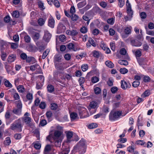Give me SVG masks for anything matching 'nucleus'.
Masks as SVG:
<instances>
[{
    "label": "nucleus",
    "mask_w": 154,
    "mask_h": 154,
    "mask_svg": "<svg viewBox=\"0 0 154 154\" xmlns=\"http://www.w3.org/2000/svg\"><path fill=\"white\" fill-rule=\"evenodd\" d=\"M80 31L82 33H85L88 31L87 28L85 26H83L80 29Z\"/></svg>",
    "instance_id": "50"
},
{
    "label": "nucleus",
    "mask_w": 154,
    "mask_h": 154,
    "mask_svg": "<svg viewBox=\"0 0 154 154\" xmlns=\"http://www.w3.org/2000/svg\"><path fill=\"white\" fill-rule=\"evenodd\" d=\"M20 57L22 59L26 60L28 57L26 54L24 53H21L20 55Z\"/></svg>",
    "instance_id": "59"
},
{
    "label": "nucleus",
    "mask_w": 154,
    "mask_h": 154,
    "mask_svg": "<svg viewBox=\"0 0 154 154\" xmlns=\"http://www.w3.org/2000/svg\"><path fill=\"white\" fill-rule=\"evenodd\" d=\"M119 71L120 73L122 74H125L127 73L128 72V70L125 68L120 69Z\"/></svg>",
    "instance_id": "51"
},
{
    "label": "nucleus",
    "mask_w": 154,
    "mask_h": 154,
    "mask_svg": "<svg viewBox=\"0 0 154 154\" xmlns=\"http://www.w3.org/2000/svg\"><path fill=\"white\" fill-rule=\"evenodd\" d=\"M81 68L83 72H85L88 69V65L87 64H83Z\"/></svg>",
    "instance_id": "55"
},
{
    "label": "nucleus",
    "mask_w": 154,
    "mask_h": 154,
    "mask_svg": "<svg viewBox=\"0 0 154 154\" xmlns=\"http://www.w3.org/2000/svg\"><path fill=\"white\" fill-rule=\"evenodd\" d=\"M86 4V3L85 1L81 2L77 4V6L78 8H82L85 6Z\"/></svg>",
    "instance_id": "35"
},
{
    "label": "nucleus",
    "mask_w": 154,
    "mask_h": 154,
    "mask_svg": "<svg viewBox=\"0 0 154 154\" xmlns=\"http://www.w3.org/2000/svg\"><path fill=\"white\" fill-rule=\"evenodd\" d=\"M126 42L128 43L130 42L132 46L136 47H140L142 45V43L137 40L133 39L131 37H129L126 41Z\"/></svg>",
    "instance_id": "4"
},
{
    "label": "nucleus",
    "mask_w": 154,
    "mask_h": 154,
    "mask_svg": "<svg viewBox=\"0 0 154 154\" xmlns=\"http://www.w3.org/2000/svg\"><path fill=\"white\" fill-rule=\"evenodd\" d=\"M11 115L9 110H7L5 113V117L6 119H9L11 117Z\"/></svg>",
    "instance_id": "54"
},
{
    "label": "nucleus",
    "mask_w": 154,
    "mask_h": 154,
    "mask_svg": "<svg viewBox=\"0 0 154 154\" xmlns=\"http://www.w3.org/2000/svg\"><path fill=\"white\" fill-rule=\"evenodd\" d=\"M4 85L6 87L11 88L12 87L11 84L8 80H6L4 82Z\"/></svg>",
    "instance_id": "43"
},
{
    "label": "nucleus",
    "mask_w": 154,
    "mask_h": 154,
    "mask_svg": "<svg viewBox=\"0 0 154 154\" xmlns=\"http://www.w3.org/2000/svg\"><path fill=\"white\" fill-rule=\"evenodd\" d=\"M85 79L84 77H81L79 78V81L81 86H83V84L85 82Z\"/></svg>",
    "instance_id": "46"
},
{
    "label": "nucleus",
    "mask_w": 154,
    "mask_h": 154,
    "mask_svg": "<svg viewBox=\"0 0 154 154\" xmlns=\"http://www.w3.org/2000/svg\"><path fill=\"white\" fill-rule=\"evenodd\" d=\"M118 63L121 65L127 66L128 64V62L126 60H119Z\"/></svg>",
    "instance_id": "33"
},
{
    "label": "nucleus",
    "mask_w": 154,
    "mask_h": 154,
    "mask_svg": "<svg viewBox=\"0 0 154 154\" xmlns=\"http://www.w3.org/2000/svg\"><path fill=\"white\" fill-rule=\"evenodd\" d=\"M59 39L61 41L64 42L66 40V37L64 35H61L59 36Z\"/></svg>",
    "instance_id": "53"
},
{
    "label": "nucleus",
    "mask_w": 154,
    "mask_h": 154,
    "mask_svg": "<svg viewBox=\"0 0 154 154\" xmlns=\"http://www.w3.org/2000/svg\"><path fill=\"white\" fill-rule=\"evenodd\" d=\"M47 89L48 92L52 93L54 91V88L53 85H49L47 86Z\"/></svg>",
    "instance_id": "32"
},
{
    "label": "nucleus",
    "mask_w": 154,
    "mask_h": 154,
    "mask_svg": "<svg viewBox=\"0 0 154 154\" xmlns=\"http://www.w3.org/2000/svg\"><path fill=\"white\" fill-rule=\"evenodd\" d=\"M24 121L27 124H29L31 121V119L29 116L25 117L24 118Z\"/></svg>",
    "instance_id": "40"
},
{
    "label": "nucleus",
    "mask_w": 154,
    "mask_h": 154,
    "mask_svg": "<svg viewBox=\"0 0 154 154\" xmlns=\"http://www.w3.org/2000/svg\"><path fill=\"white\" fill-rule=\"evenodd\" d=\"M106 65L109 68H112L114 67L113 63L110 61L107 60L105 62Z\"/></svg>",
    "instance_id": "24"
},
{
    "label": "nucleus",
    "mask_w": 154,
    "mask_h": 154,
    "mask_svg": "<svg viewBox=\"0 0 154 154\" xmlns=\"http://www.w3.org/2000/svg\"><path fill=\"white\" fill-rule=\"evenodd\" d=\"M16 107L14 108L12 112L16 115H18L19 113V101H16L14 102Z\"/></svg>",
    "instance_id": "10"
},
{
    "label": "nucleus",
    "mask_w": 154,
    "mask_h": 154,
    "mask_svg": "<svg viewBox=\"0 0 154 154\" xmlns=\"http://www.w3.org/2000/svg\"><path fill=\"white\" fill-rule=\"evenodd\" d=\"M9 63L8 62H6L4 63L5 64V68L6 69L7 72L10 70V66L9 65V63Z\"/></svg>",
    "instance_id": "60"
},
{
    "label": "nucleus",
    "mask_w": 154,
    "mask_h": 154,
    "mask_svg": "<svg viewBox=\"0 0 154 154\" xmlns=\"http://www.w3.org/2000/svg\"><path fill=\"white\" fill-rule=\"evenodd\" d=\"M151 78L150 77L147 75H145L143 77V80L144 82H148L150 81Z\"/></svg>",
    "instance_id": "44"
},
{
    "label": "nucleus",
    "mask_w": 154,
    "mask_h": 154,
    "mask_svg": "<svg viewBox=\"0 0 154 154\" xmlns=\"http://www.w3.org/2000/svg\"><path fill=\"white\" fill-rule=\"evenodd\" d=\"M67 48L69 50H72L75 51L77 50V49L75 48L74 45L72 43H69L67 45Z\"/></svg>",
    "instance_id": "14"
},
{
    "label": "nucleus",
    "mask_w": 154,
    "mask_h": 154,
    "mask_svg": "<svg viewBox=\"0 0 154 154\" xmlns=\"http://www.w3.org/2000/svg\"><path fill=\"white\" fill-rule=\"evenodd\" d=\"M140 83V82L139 81H135L132 83V86L134 88H137L139 85Z\"/></svg>",
    "instance_id": "38"
},
{
    "label": "nucleus",
    "mask_w": 154,
    "mask_h": 154,
    "mask_svg": "<svg viewBox=\"0 0 154 154\" xmlns=\"http://www.w3.org/2000/svg\"><path fill=\"white\" fill-rule=\"evenodd\" d=\"M20 93L22 94H26L27 93V90L23 85H20Z\"/></svg>",
    "instance_id": "27"
},
{
    "label": "nucleus",
    "mask_w": 154,
    "mask_h": 154,
    "mask_svg": "<svg viewBox=\"0 0 154 154\" xmlns=\"http://www.w3.org/2000/svg\"><path fill=\"white\" fill-rule=\"evenodd\" d=\"M118 90V88L116 86L112 87L111 89V91L113 94L116 93Z\"/></svg>",
    "instance_id": "57"
},
{
    "label": "nucleus",
    "mask_w": 154,
    "mask_h": 154,
    "mask_svg": "<svg viewBox=\"0 0 154 154\" xmlns=\"http://www.w3.org/2000/svg\"><path fill=\"white\" fill-rule=\"evenodd\" d=\"M121 115V111H111L109 116V119L111 121H115L119 118Z\"/></svg>",
    "instance_id": "3"
},
{
    "label": "nucleus",
    "mask_w": 154,
    "mask_h": 154,
    "mask_svg": "<svg viewBox=\"0 0 154 154\" xmlns=\"http://www.w3.org/2000/svg\"><path fill=\"white\" fill-rule=\"evenodd\" d=\"M121 88L124 90H125L127 88H130L131 86L130 82H126L123 80L121 81Z\"/></svg>",
    "instance_id": "8"
},
{
    "label": "nucleus",
    "mask_w": 154,
    "mask_h": 154,
    "mask_svg": "<svg viewBox=\"0 0 154 154\" xmlns=\"http://www.w3.org/2000/svg\"><path fill=\"white\" fill-rule=\"evenodd\" d=\"M71 17L72 20L75 22L79 20L80 19L79 16L76 14H72Z\"/></svg>",
    "instance_id": "23"
},
{
    "label": "nucleus",
    "mask_w": 154,
    "mask_h": 154,
    "mask_svg": "<svg viewBox=\"0 0 154 154\" xmlns=\"http://www.w3.org/2000/svg\"><path fill=\"white\" fill-rule=\"evenodd\" d=\"M73 132L72 131H68L66 133V137L68 140L70 139L72 137Z\"/></svg>",
    "instance_id": "45"
},
{
    "label": "nucleus",
    "mask_w": 154,
    "mask_h": 154,
    "mask_svg": "<svg viewBox=\"0 0 154 154\" xmlns=\"http://www.w3.org/2000/svg\"><path fill=\"white\" fill-rule=\"evenodd\" d=\"M115 22V19L113 18H111L108 19L107 20V22L108 23L112 25Z\"/></svg>",
    "instance_id": "49"
},
{
    "label": "nucleus",
    "mask_w": 154,
    "mask_h": 154,
    "mask_svg": "<svg viewBox=\"0 0 154 154\" xmlns=\"http://www.w3.org/2000/svg\"><path fill=\"white\" fill-rule=\"evenodd\" d=\"M70 151L69 149V147L63 148L62 152H60L59 154H68Z\"/></svg>",
    "instance_id": "18"
},
{
    "label": "nucleus",
    "mask_w": 154,
    "mask_h": 154,
    "mask_svg": "<svg viewBox=\"0 0 154 154\" xmlns=\"http://www.w3.org/2000/svg\"><path fill=\"white\" fill-rule=\"evenodd\" d=\"M129 6H128V8H127V11L129 16H132L133 14V11L131 9V6L130 4H129Z\"/></svg>",
    "instance_id": "19"
},
{
    "label": "nucleus",
    "mask_w": 154,
    "mask_h": 154,
    "mask_svg": "<svg viewBox=\"0 0 154 154\" xmlns=\"http://www.w3.org/2000/svg\"><path fill=\"white\" fill-rule=\"evenodd\" d=\"M71 77L72 76L71 75L68 74L66 73L64 75L63 77L61 76L60 78L62 79H66L68 80H69L71 79Z\"/></svg>",
    "instance_id": "30"
},
{
    "label": "nucleus",
    "mask_w": 154,
    "mask_h": 154,
    "mask_svg": "<svg viewBox=\"0 0 154 154\" xmlns=\"http://www.w3.org/2000/svg\"><path fill=\"white\" fill-rule=\"evenodd\" d=\"M79 115L80 118H83L86 117V109L84 107H81L79 109Z\"/></svg>",
    "instance_id": "6"
},
{
    "label": "nucleus",
    "mask_w": 154,
    "mask_h": 154,
    "mask_svg": "<svg viewBox=\"0 0 154 154\" xmlns=\"http://www.w3.org/2000/svg\"><path fill=\"white\" fill-rule=\"evenodd\" d=\"M99 81V78L96 76L94 77L91 78V81L93 83H96L98 82Z\"/></svg>",
    "instance_id": "61"
},
{
    "label": "nucleus",
    "mask_w": 154,
    "mask_h": 154,
    "mask_svg": "<svg viewBox=\"0 0 154 154\" xmlns=\"http://www.w3.org/2000/svg\"><path fill=\"white\" fill-rule=\"evenodd\" d=\"M61 58V56L59 54H57L55 55L54 57V60L55 61L60 62Z\"/></svg>",
    "instance_id": "31"
},
{
    "label": "nucleus",
    "mask_w": 154,
    "mask_h": 154,
    "mask_svg": "<svg viewBox=\"0 0 154 154\" xmlns=\"http://www.w3.org/2000/svg\"><path fill=\"white\" fill-rule=\"evenodd\" d=\"M11 15L13 17L18 18L19 17V12L17 11H14L11 13Z\"/></svg>",
    "instance_id": "29"
},
{
    "label": "nucleus",
    "mask_w": 154,
    "mask_h": 154,
    "mask_svg": "<svg viewBox=\"0 0 154 154\" xmlns=\"http://www.w3.org/2000/svg\"><path fill=\"white\" fill-rule=\"evenodd\" d=\"M132 29V27L131 26L126 27L124 30V32L125 34L127 35L131 34Z\"/></svg>",
    "instance_id": "20"
},
{
    "label": "nucleus",
    "mask_w": 154,
    "mask_h": 154,
    "mask_svg": "<svg viewBox=\"0 0 154 154\" xmlns=\"http://www.w3.org/2000/svg\"><path fill=\"white\" fill-rule=\"evenodd\" d=\"M55 25V20L53 17L51 15L48 19V25L51 28H54Z\"/></svg>",
    "instance_id": "12"
},
{
    "label": "nucleus",
    "mask_w": 154,
    "mask_h": 154,
    "mask_svg": "<svg viewBox=\"0 0 154 154\" xmlns=\"http://www.w3.org/2000/svg\"><path fill=\"white\" fill-rule=\"evenodd\" d=\"M19 127V122H15L11 125V129L14 130L17 129Z\"/></svg>",
    "instance_id": "15"
},
{
    "label": "nucleus",
    "mask_w": 154,
    "mask_h": 154,
    "mask_svg": "<svg viewBox=\"0 0 154 154\" xmlns=\"http://www.w3.org/2000/svg\"><path fill=\"white\" fill-rule=\"evenodd\" d=\"M88 42L90 43L93 47H96V44L94 41L91 38H89L88 40Z\"/></svg>",
    "instance_id": "39"
},
{
    "label": "nucleus",
    "mask_w": 154,
    "mask_h": 154,
    "mask_svg": "<svg viewBox=\"0 0 154 154\" xmlns=\"http://www.w3.org/2000/svg\"><path fill=\"white\" fill-rule=\"evenodd\" d=\"M93 56L96 58H98L101 54L100 52L99 51L96 50H94L92 52Z\"/></svg>",
    "instance_id": "25"
},
{
    "label": "nucleus",
    "mask_w": 154,
    "mask_h": 154,
    "mask_svg": "<svg viewBox=\"0 0 154 154\" xmlns=\"http://www.w3.org/2000/svg\"><path fill=\"white\" fill-rule=\"evenodd\" d=\"M51 147L50 145H47L44 149V153L45 154H48L49 152L51 150Z\"/></svg>",
    "instance_id": "21"
},
{
    "label": "nucleus",
    "mask_w": 154,
    "mask_h": 154,
    "mask_svg": "<svg viewBox=\"0 0 154 154\" xmlns=\"http://www.w3.org/2000/svg\"><path fill=\"white\" fill-rule=\"evenodd\" d=\"M19 79L18 78L15 80V84L17 86V88L18 90V92H19V86L18 85L19 84Z\"/></svg>",
    "instance_id": "56"
},
{
    "label": "nucleus",
    "mask_w": 154,
    "mask_h": 154,
    "mask_svg": "<svg viewBox=\"0 0 154 154\" xmlns=\"http://www.w3.org/2000/svg\"><path fill=\"white\" fill-rule=\"evenodd\" d=\"M11 143V140L9 137H7L4 141V144L6 145H9Z\"/></svg>",
    "instance_id": "41"
},
{
    "label": "nucleus",
    "mask_w": 154,
    "mask_h": 154,
    "mask_svg": "<svg viewBox=\"0 0 154 154\" xmlns=\"http://www.w3.org/2000/svg\"><path fill=\"white\" fill-rule=\"evenodd\" d=\"M70 117L71 121L75 120L76 119L79 118L77 114L74 112H72L70 114Z\"/></svg>",
    "instance_id": "22"
},
{
    "label": "nucleus",
    "mask_w": 154,
    "mask_h": 154,
    "mask_svg": "<svg viewBox=\"0 0 154 154\" xmlns=\"http://www.w3.org/2000/svg\"><path fill=\"white\" fill-rule=\"evenodd\" d=\"M67 35L72 36H76L78 34V32L76 29L67 30L66 31Z\"/></svg>",
    "instance_id": "11"
},
{
    "label": "nucleus",
    "mask_w": 154,
    "mask_h": 154,
    "mask_svg": "<svg viewBox=\"0 0 154 154\" xmlns=\"http://www.w3.org/2000/svg\"><path fill=\"white\" fill-rule=\"evenodd\" d=\"M151 94L150 90H147L145 91L142 94L141 97L143 98H144L149 96Z\"/></svg>",
    "instance_id": "26"
},
{
    "label": "nucleus",
    "mask_w": 154,
    "mask_h": 154,
    "mask_svg": "<svg viewBox=\"0 0 154 154\" xmlns=\"http://www.w3.org/2000/svg\"><path fill=\"white\" fill-rule=\"evenodd\" d=\"M50 52V50L48 49H46L45 51H44L43 54L42 58L43 59H44L45 58L47 55L48 54V53Z\"/></svg>",
    "instance_id": "42"
},
{
    "label": "nucleus",
    "mask_w": 154,
    "mask_h": 154,
    "mask_svg": "<svg viewBox=\"0 0 154 154\" xmlns=\"http://www.w3.org/2000/svg\"><path fill=\"white\" fill-rule=\"evenodd\" d=\"M97 125L95 123H93L89 125L88 128L89 129H93L97 128Z\"/></svg>",
    "instance_id": "48"
},
{
    "label": "nucleus",
    "mask_w": 154,
    "mask_h": 154,
    "mask_svg": "<svg viewBox=\"0 0 154 154\" xmlns=\"http://www.w3.org/2000/svg\"><path fill=\"white\" fill-rule=\"evenodd\" d=\"M100 46L102 49L104 50H105L106 48L107 47L106 45L103 41L101 42Z\"/></svg>",
    "instance_id": "62"
},
{
    "label": "nucleus",
    "mask_w": 154,
    "mask_h": 154,
    "mask_svg": "<svg viewBox=\"0 0 154 154\" xmlns=\"http://www.w3.org/2000/svg\"><path fill=\"white\" fill-rule=\"evenodd\" d=\"M94 91L95 94H99L101 93V90L99 87H96L94 89Z\"/></svg>",
    "instance_id": "52"
},
{
    "label": "nucleus",
    "mask_w": 154,
    "mask_h": 154,
    "mask_svg": "<svg viewBox=\"0 0 154 154\" xmlns=\"http://www.w3.org/2000/svg\"><path fill=\"white\" fill-rule=\"evenodd\" d=\"M45 22V20L42 18H39L38 20V23L40 26H42L43 25Z\"/></svg>",
    "instance_id": "37"
},
{
    "label": "nucleus",
    "mask_w": 154,
    "mask_h": 154,
    "mask_svg": "<svg viewBox=\"0 0 154 154\" xmlns=\"http://www.w3.org/2000/svg\"><path fill=\"white\" fill-rule=\"evenodd\" d=\"M86 142L84 139L81 140L74 147L73 150L76 152H79V154H83L86 151L87 147Z\"/></svg>",
    "instance_id": "1"
},
{
    "label": "nucleus",
    "mask_w": 154,
    "mask_h": 154,
    "mask_svg": "<svg viewBox=\"0 0 154 154\" xmlns=\"http://www.w3.org/2000/svg\"><path fill=\"white\" fill-rule=\"evenodd\" d=\"M11 20V17L9 15L6 16L5 17L4 19V21L5 23H8Z\"/></svg>",
    "instance_id": "58"
},
{
    "label": "nucleus",
    "mask_w": 154,
    "mask_h": 154,
    "mask_svg": "<svg viewBox=\"0 0 154 154\" xmlns=\"http://www.w3.org/2000/svg\"><path fill=\"white\" fill-rule=\"evenodd\" d=\"M5 50H1V57L2 60L3 61L5 60V58L6 57L7 55L5 53L4 51Z\"/></svg>",
    "instance_id": "36"
},
{
    "label": "nucleus",
    "mask_w": 154,
    "mask_h": 154,
    "mask_svg": "<svg viewBox=\"0 0 154 154\" xmlns=\"http://www.w3.org/2000/svg\"><path fill=\"white\" fill-rule=\"evenodd\" d=\"M51 37V34L47 30H45L44 31V35L43 37V39L46 42H48Z\"/></svg>",
    "instance_id": "9"
},
{
    "label": "nucleus",
    "mask_w": 154,
    "mask_h": 154,
    "mask_svg": "<svg viewBox=\"0 0 154 154\" xmlns=\"http://www.w3.org/2000/svg\"><path fill=\"white\" fill-rule=\"evenodd\" d=\"M27 99L29 100H32L33 99V96L32 94L29 93L26 95Z\"/></svg>",
    "instance_id": "64"
},
{
    "label": "nucleus",
    "mask_w": 154,
    "mask_h": 154,
    "mask_svg": "<svg viewBox=\"0 0 154 154\" xmlns=\"http://www.w3.org/2000/svg\"><path fill=\"white\" fill-rule=\"evenodd\" d=\"M34 39L35 40L38 39L40 37L39 34L38 33L35 32L33 33Z\"/></svg>",
    "instance_id": "63"
},
{
    "label": "nucleus",
    "mask_w": 154,
    "mask_h": 154,
    "mask_svg": "<svg viewBox=\"0 0 154 154\" xmlns=\"http://www.w3.org/2000/svg\"><path fill=\"white\" fill-rule=\"evenodd\" d=\"M44 83H42L41 81H38L37 82L36 88L38 89H41Z\"/></svg>",
    "instance_id": "34"
},
{
    "label": "nucleus",
    "mask_w": 154,
    "mask_h": 154,
    "mask_svg": "<svg viewBox=\"0 0 154 154\" xmlns=\"http://www.w3.org/2000/svg\"><path fill=\"white\" fill-rule=\"evenodd\" d=\"M8 45L7 43L2 40H0V48L1 50H5Z\"/></svg>",
    "instance_id": "13"
},
{
    "label": "nucleus",
    "mask_w": 154,
    "mask_h": 154,
    "mask_svg": "<svg viewBox=\"0 0 154 154\" xmlns=\"http://www.w3.org/2000/svg\"><path fill=\"white\" fill-rule=\"evenodd\" d=\"M62 72L59 71H55L53 72L54 78L59 82L63 84L61 81H59V78L60 76H61Z\"/></svg>",
    "instance_id": "7"
},
{
    "label": "nucleus",
    "mask_w": 154,
    "mask_h": 154,
    "mask_svg": "<svg viewBox=\"0 0 154 154\" xmlns=\"http://www.w3.org/2000/svg\"><path fill=\"white\" fill-rule=\"evenodd\" d=\"M15 59V57L14 55H12L9 56L8 59V62L11 63V62L14 61Z\"/></svg>",
    "instance_id": "28"
},
{
    "label": "nucleus",
    "mask_w": 154,
    "mask_h": 154,
    "mask_svg": "<svg viewBox=\"0 0 154 154\" xmlns=\"http://www.w3.org/2000/svg\"><path fill=\"white\" fill-rule=\"evenodd\" d=\"M30 69L32 71H36L37 73H40L42 71L40 66L37 64L31 65L30 66Z\"/></svg>",
    "instance_id": "5"
},
{
    "label": "nucleus",
    "mask_w": 154,
    "mask_h": 154,
    "mask_svg": "<svg viewBox=\"0 0 154 154\" xmlns=\"http://www.w3.org/2000/svg\"><path fill=\"white\" fill-rule=\"evenodd\" d=\"M26 61L30 63V64H33L36 62L35 59L33 57H28L26 59Z\"/></svg>",
    "instance_id": "17"
},
{
    "label": "nucleus",
    "mask_w": 154,
    "mask_h": 154,
    "mask_svg": "<svg viewBox=\"0 0 154 154\" xmlns=\"http://www.w3.org/2000/svg\"><path fill=\"white\" fill-rule=\"evenodd\" d=\"M97 106V103L95 101H92L90 103L89 107L88 108L89 110L91 109H95Z\"/></svg>",
    "instance_id": "16"
},
{
    "label": "nucleus",
    "mask_w": 154,
    "mask_h": 154,
    "mask_svg": "<svg viewBox=\"0 0 154 154\" xmlns=\"http://www.w3.org/2000/svg\"><path fill=\"white\" fill-rule=\"evenodd\" d=\"M57 105L55 103H53L51 104L50 107L52 110H55L57 109Z\"/></svg>",
    "instance_id": "47"
},
{
    "label": "nucleus",
    "mask_w": 154,
    "mask_h": 154,
    "mask_svg": "<svg viewBox=\"0 0 154 154\" xmlns=\"http://www.w3.org/2000/svg\"><path fill=\"white\" fill-rule=\"evenodd\" d=\"M62 134V132L60 131H55L54 132V136L50 134L47 137V139L51 142H52L51 141V140L53 139L54 140L53 142H54L55 145L57 146H59L60 145L61 140H58V138Z\"/></svg>",
    "instance_id": "2"
}]
</instances>
